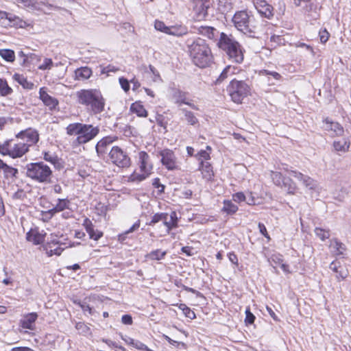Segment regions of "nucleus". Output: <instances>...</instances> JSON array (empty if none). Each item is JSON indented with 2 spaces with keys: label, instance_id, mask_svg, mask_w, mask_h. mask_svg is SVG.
<instances>
[{
  "label": "nucleus",
  "instance_id": "72a5a7b5",
  "mask_svg": "<svg viewBox=\"0 0 351 351\" xmlns=\"http://www.w3.org/2000/svg\"><path fill=\"white\" fill-rule=\"evenodd\" d=\"M0 169L3 171V174L6 178H15L19 173L16 168L9 166L1 159H0Z\"/></svg>",
  "mask_w": 351,
  "mask_h": 351
},
{
  "label": "nucleus",
  "instance_id": "4468645a",
  "mask_svg": "<svg viewBox=\"0 0 351 351\" xmlns=\"http://www.w3.org/2000/svg\"><path fill=\"white\" fill-rule=\"evenodd\" d=\"M38 98L49 110L51 112L59 110V100L49 94L47 87L43 86L39 88Z\"/></svg>",
  "mask_w": 351,
  "mask_h": 351
},
{
  "label": "nucleus",
  "instance_id": "338daca9",
  "mask_svg": "<svg viewBox=\"0 0 351 351\" xmlns=\"http://www.w3.org/2000/svg\"><path fill=\"white\" fill-rule=\"evenodd\" d=\"M226 67L228 69L229 73L231 76L234 75H238V74L241 73V71H243L240 67L230 65V64L227 65Z\"/></svg>",
  "mask_w": 351,
  "mask_h": 351
},
{
  "label": "nucleus",
  "instance_id": "69168bd1",
  "mask_svg": "<svg viewBox=\"0 0 351 351\" xmlns=\"http://www.w3.org/2000/svg\"><path fill=\"white\" fill-rule=\"evenodd\" d=\"M258 227L261 234L267 239V241H269L271 240V237L267 230L265 226L263 223L260 222L258 223Z\"/></svg>",
  "mask_w": 351,
  "mask_h": 351
},
{
  "label": "nucleus",
  "instance_id": "f257e3e1",
  "mask_svg": "<svg viewBox=\"0 0 351 351\" xmlns=\"http://www.w3.org/2000/svg\"><path fill=\"white\" fill-rule=\"evenodd\" d=\"M187 53L192 63L199 69L211 67L215 64V56L207 41L197 37L187 45Z\"/></svg>",
  "mask_w": 351,
  "mask_h": 351
},
{
  "label": "nucleus",
  "instance_id": "e2e57ef3",
  "mask_svg": "<svg viewBox=\"0 0 351 351\" xmlns=\"http://www.w3.org/2000/svg\"><path fill=\"white\" fill-rule=\"evenodd\" d=\"M74 303L78 305L82 308V311H88L90 315L93 314V310L88 304H86L85 303L82 302L81 301H74Z\"/></svg>",
  "mask_w": 351,
  "mask_h": 351
},
{
  "label": "nucleus",
  "instance_id": "aec40b11",
  "mask_svg": "<svg viewBox=\"0 0 351 351\" xmlns=\"http://www.w3.org/2000/svg\"><path fill=\"white\" fill-rule=\"evenodd\" d=\"M82 226L88 233L90 239L97 241L104 236V232L101 230L95 229L94 224L88 217L84 219Z\"/></svg>",
  "mask_w": 351,
  "mask_h": 351
},
{
  "label": "nucleus",
  "instance_id": "37998d69",
  "mask_svg": "<svg viewBox=\"0 0 351 351\" xmlns=\"http://www.w3.org/2000/svg\"><path fill=\"white\" fill-rule=\"evenodd\" d=\"M285 39L282 35H272L269 38V45L273 48L285 45Z\"/></svg>",
  "mask_w": 351,
  "mask_h": 351
},
{
  "label": "nucleus",
  "instance_id": "f3484780",
  "mask_svg": "<svg viewBox=\"0 0 351 351\" xmlns=\"http://www.w3.org/2000/svg\"><path fill=\"white\" fill-rule=\"evenodd\" d=\"M65 243H62L56 239H51L43 243L41 246L43 251L45 252L47 256H59L62 254L66 247H63Z\"/></svg>",
  "mask_w": 351,
  "mask_h": 351
},
{
  "label": "nucleus",
  "instance_id": "6e6552de",
  "mask_svg": "<svg viewBox=\"0 0 351 351\" xmlns=\"http://www.w3.org/2000/svg\"><path fill=\"white\" fill-rule=\"evenodd\" d=\"M29 152V149L20 140L10 139L0 144V154L12 158H21Z\"/></svg>",
  "mask_w": 351,
  "mask_h": 351
},
{
  "label": "nucleus",
  "instance_id": "58836bf2",
  "mask_svg": "<svg viewBox=\"0 0 351 351\" xmlns=\"http://www.w3.org/2000/svg\"><path fill=\"white\" fill-rule=\"evenodd\" d=\"M167 254L166 251H162L160 249H157L151 251L146 255V258L151 261H160L162 260Z\"/></svg>",
  "mask_w": 351,
  "mask_h": 351
},
{
  "label": "nucleus",
  "instance_id": "5fc2aeb1",
  "mask_svg": "<svg viewBox=\"0 0 351 351\" xmlns=\"http://www.w3.org/2000/svg\"><path fill=\"white\" fill-rule=\"evenodd\" d=\"M152 185L155 189H158V193L159 194L164 193L165 186L160 182V179L159 178H155L153 179Z\"/></svg>",
  "mask_w": 351,
  "mask_h": 351
},
{
  "label": "nucleus",
  "instance_id": "a19ab883",
  "mask_svg": "<svg viewBox=\"0 0 351 351\" xmlns=\"http://www.w3.org/2000/svg\"><path fill=\"white\" fill-rule=\"evenodd\" d=\"M173 306H176L180 309L183 314L186 317L189 318L191 319H195L196 318V315L195 312L191 310L186 304L184 303L176 304H173Z\"/></svg>",
  "mask_w": 351,
  "mask_h": 351
},
{
  "label": "nucleus",
  "instance_id": "09e8293b",
  "mask_svg": "<svg viewBox=\"0 0 351 351\" xmlns=\"http://www.w3.org/2000/svg\"><path fill=\"white\" fill-rule=\"evenodd\" d=\"M43 158L45 160L56 165L57 164H59L60 159L57 156V155L54 154H51L49 152H45L43 153Z\"/></svg>",
  "mask_w": 351,
  "mask_h": 351
},
{
  "label": "nucleus",
  "instance_id": "774afa93",
  "mask_svg": "<svg viewBox=\"0 0 351 351\" xmlns=\"http://www.w3.org/2000/svg\"><path fill=\"white\" fill-rule=\"evenodd\" d=\"M262 73L265 75H271L276 80H280L282 78L281 75L276 71H270L265 69L262 71Z\"/></svg>",
  "mask_w": 351,
  "mask_h": 351
},
{
  "label": "nucleus",
  "instance_id": "6e6d98bb",
  "mask_svg": "<svg viewBox=\"0 0 351 351\" xmlns=\"http://www.w3.org/2000/svg\"><path fill=\"white\" fill-rule=\"evenodd\" d=\"M119 71V69L112 64H108L106 66H104L101 70V74H106L109 75L110 73H117Z\"/></svg>",
  "mask_w": 351,
  "mask_h": 351
},
{
  "label": "nucleus",
  "instance_id": "f8f14e48",
  "mask_svg": "<svg viewBox=\"0 0 351 351\" xmlns=\"http://www.w3.org/2000/svg\"><path fill=\"white\" fill-rule=\"evenodd\" d=\"M250 15L246 10L237 11L233 16L232 22L235 27L245 34L252 33L254 31L250 26Z\"/></svg>",
  "mask_w": 351,
  "mask_h": 351
},
{
  "label": "nucleus",
  "instance_id": "864d4df0",
  "mask_svg": "<svg viewBox=\"0 0 351 351\" xmlns=\"http://www.w3.org/2000/svg\"><path fill=\"white\" fill-rule=\"evenodd\" d=\"M330 36V33L326 28L321 29L319 31V40L322 44H325L329 40Z\"/></svg>",
  "mask_w": 351,
  "mask_h": 351
},
{
  "label": "nucleus",
  "instance_id": "603ef678",
  "mask_svg": "<svg viewBox=\"0 0 351 351\" xmlns=\"http://www.w3.org/2000/svg\"><path fill=\"white\" fill-rule=\"evenodd\" d=\"M154 28L159 32H161L165 34H167V31L169 30V26H167L165 23L160 21L158 19L155 20L154 21Z\"/></svg>",
  "mask_w": 351,
  "mask_h": 351
},
{
  "label": "nucleus",
  "instance_id": "cd10ccee",
  "mask_svg": "<svg viewBox=\"0 0 351 351\" xmlns=\"http://www.w3.org/2000/svg\"><path fill=\"white\" fill-rule=\"evenodd\" d=\"M196 33L207 38L208 40H215L217 37V29L214 27L201 25L195 27Z\"/></svg>",
  "mask_w": 351,
  "mask_h": 351
},
{
  "label": "nucleus",
  "instance_id": "ddd939ff",
  "mask_svg": "<svg viewBox=\"0 0 351 351\" xmlns=\"http://www.w3.org/2000/svg\"><path fill=\"white\" fill-rule=\"evenodd\" d=\"M162 165L169 171L178 170L180 162L172 149L165 148L159 152Z\"/></svg>",
  "mask_w": 351,
  "mask_h": 351
},
{
  "label": "nucleus",
  "instance_id": "c03bdc74",
  "mask_svg": "<svg viewBox=\"0 0 351 351\" xmlns=\"http://www.w3.org/2000/svg\"><path fill=\"white\" fill-rule=\"evenodd\" d=\"M182 112L184 115L185 121L191 125H197L199 124L198 119L195 117L194 113L191 111L183 109Z\"/></svg>",
  "mask_w": 351,
  "mask_h": 351
},
{
  "label": "nucleus",
  "instance_id": "e433bc0d",
  "mask_svg": "<svg viewBox=\"0 0 351 351\" xmlns=\"http://www.w3.org/2000/svg\"><path fill=\"white\" fill-rule=\"evenodd\" d=\"M126 344L131 346L137 350L142 351H152L145 344L138 340H135L132 338L128 337L124 339Z\"/></svg>",
  "mask_w": 351,
  "mask_h": 351
},
{
  "label": "nucleus",
  "instance_id": "a18cd8bd",
  "mask_svg": "<svg viewBox=\"0 0 351 351\" xmlns=\"http://www.w3.org/2000/svg\"><path fill=\"white\" fill-rule=\"evenodd\" d=\"M75 328L78 330L79 333L82 335H91L90 328L84 322H79L75 324Z\"/></svg>",
  "mask_w": 351,
  "mask_h": 351
},
{
  "label": "nucleus",
  "instance_id": "7ed1b4c3",
  "mask_svg": "<svg viewBox=\"0 0 351 351\" xmlns=\"http://www.w3.org/2000/svg\"><path fill=\"white\" fill-rule=\"evenodd\" d=\"M99 128L92 124L73 123L66 128V134L76 136L74 141L75 145H84L93 140L99 133Z\"/></svg>",
  "mask_w": 351,
  "mask_h": 351
},
{
  "label": "nucleus",
  "instance_id": "c85d7f7f",
  "mask_svg": "<svg viewBox=\"0 0 351 351\" xmlns=\"http://www.w3.org/2000/svg\"><path fill=\"white\" fill-rule=\"evenodd\" d=\"M93 75L92 69L88 66H81L74 71V80L77 81H85L88 80Z\"/></svg>",
  "mask_w": 351,
  "mask_h": 351
},
{
  "label": "nucleus",
  "instance_id": "79ce46f5",
  "mask_svg": "<svg viewBox=\"0 0 351 351\" xmlns=\"http://www.w3.org/2000/svg\"><path fill=\"white\" fill-rule=\"evenodd\" d=\"M70 204V200L67 198L58 199L56 206L53 208V210H54L56 213L63 211L69 208Z\"/></svg>",
  "mask_w": 351,
  "mask_h": 351
},
{
  "label": "nucleus",
  "instance_id": "4d7b16f0",
  "mask_svg": "<svg viewBox=\"0 0 351 351\" xmlns=\"http://www.w3.org/2000/svg\"><path fill=\"white\" fill-rule=\"evenodd\" d=\"M53 64V62L51 58H46L44 59L43 64H41L38 66V69L42 70V71H45V70H47V69L49 70L52 68Z\"/></svg>",
  "mask_w": 351,
  "mask_h": 351
},
{
  "label": "nucleus",
  "instance_id": "0eeeda50",
  "mask_svg": "<svg viewBox=\"0 0 351 351\" xmlns=\"http://www.w3.org/2000/svg\"><path fill=\"white\" fill-rule=\"evenodd\" d=\"M228 95L232 102L241 104L245 98L251 95V86L245 80L232 79L226 86Z\"/></svg>",
  "mask_w": 351,
  "mask_h": 351
},
{
  "label": "nucleus",
  "instance_id": "39448f33",
  "mask_svg": "<svg viewBox=\"0 0 351 351\" xmlns=\"http://www.w3.org/2000/svg\"><path fill=\"white\" fill-rule=\"evenodd\" d=\"M137 158L139 171L135 170L128 177L129 182L139 183L149 178L153 173L154 165L150 156L145 151H140Z\"/></svg>",
  "mask_w": 351,
  "mask_h": 351
},
{
  "label": "nucleus",
  "instance_id": "b1692460",
  "mask_svg": "<svg viewBox=\"0 0 351 351\" xmlns=\"http://www.w3.org/2000/svg\"><path fill=\"white\" fill-rule=\"evenodd\" d=\"M46 237V233L40 232L38 228H31L26 233V239L27 241L32 243L35 245L43 244Z\"/></svg>",
  "mask_w": 351,
  "mask_h": 351
},
{
  "label": "nucleus",
  "instance_id": "4be33fe9",
  "mask_svg": "<svg viewBox=\"0 0 351 351\" xmlns=\"http://www.w3.org/2000/svg\"><path fill=\"white\" fill-rule=\"evenodd\" d=\"M38 317V315L36 312L24 315L19 322V326L23 329L34 330L35 329V322Z\"/></svg>",
  "mask_w": 351,
  "mask_h": 351
},
{
  "label": "nucleus",
  "instance_id": "2eb2a0df",
  "mask_svg": "<svg viewBox=\"0 0 351 351\" xmlns=\"http://www.w3.org/2000/svg\"><path fill=\"white\" fill-rule=\"evenodd\" d=\"M16 138L23 142L29 149L30 147L35 145L40 139L38 132L31 128L19 132L16 134Z\"/></svg>",
  "mask_w": 351,
  "mask_h": 351
},
{
  "label": "nucleus",
  "instance_id": "ea45409f",
  "mask_svg": "<svg viewBox=\"0 0 351 351\" xmlns=\"http://www.w3.org/2000/svg\"><path fill=\"white\" fill-rule=\"evenodd\" d=\"M0 56L8 62H14L16 59L14 51L10 49H1Z\"/></svg>",
  "mask_w": 351,
  "mask_h": 351
},
{
  "label": "nucleus",
  "instance_id": "8fccbe9b",
  "mask_svg": "<svg viewBox=\"0 0 351 351\" xmlns=\"http://www.w3.org/2000/svg\"><path fill=\"white\" fill-rule=\"evenodd\" d=\"M314 231L316 236L319 237L322 241L330 237V232L328 230H325L321 228H315Z\"/></svg>",
  "mask_w": 351,
  "mask_h": 351
},
{
  "label": "nucleus",
  "instance_id": "680f3d73",
  "mask_svg": "<svg viewBox=\"0 0 351 351\" xmlns=\"http://www.w3.org/2000/svg\"><path fill=\"white\" fill-rule=\"evenodd\" d=\"M55 214L56 213L53 210V208L47 211H43L41 213L42 219L44 221H49Z\"/></svg>",
  "mask_w": 351,
  "mask_h": 351
},
{
  "label": "nucleus",
  "instance_id": "423d86ee",
  "mask_svg": "<svg viewBox=\"0 0 351 351\" xmlns=\"http://www.w3.org/2000/svg\"><path fill=\"white\" fill-rule=\"evenodd\" d=\"M27 176L38 183L51 182L53 171L43 162H32L27 165Z\"/></svg>",
  "mask_w": 351,
  "mask_h": 351
},
{
  "label": "nucleus",
  "instance_id": "4c0bfd02",
  "mask_svg": "<svg viewBox=\"0 0 351 351\" xmlns=\"http://www.w3.org/2000/svg\"><path fill=\"white\" fill-rule=\"evenodd\" d=\"M350 141L347 139H342L333 142V147L337 152H348L350 147Z\"/></svg>",
  "mask_w": 351,
  "mask_h": 351
},
{
  "label": "nucleus",
  "instance_id": "a878e982",
  "mask_svg": "<svg viewBox=\"0 0 351 351\" xmlns=\"http://www.w3.org/2000/svg\"><path fill=\"white\" fill-rule=\"evenodd\" d=\"M323 122L326 124L325 130L328 132H331L332 136H341L343 134V127L339 123L332 121L328 117L325 118Z\"/></svg>",
  "mask_w": 351,
  "mask_h": 351
},
{
  "label": "nucleus",
  "instance_id": "f704fd0d",
  "mask_svg": "<svg viewBox=\"0 0 351 351\" xmlns=\"http://www.w3.org/2000/svg\"><path fill=\"white\" fill-rule=\"evenodd\" d=\"M223 206L221 208V211L227 215H233L239 210V207L232 203V200L224 199L223 202Z\"/></svg>",
  "mask_w": 351,
  "mask_h": 351
},
{
  "label": "nucleus",
  "instance_id": "49530a36",
  "mask_svg": "<svg viewBox=\"0 0 351 351\" xmlns=\"http://www.w3.org/2000/svg\"><path fill=\"white\" fill-rule=\"evenodd\" d=\"M331 246L335 249L337 255H341L346 250L345 245L337 239H333L331 242Z\"/></svg>",
  "mask_w": 351,
  "mask_h": 351
},
{
  "label": "nucleus",
  "instance_id": "6ab92c4d",
  "mask_svg": "<svg viewBox=\"0 0 351 351\" xmlns=\"http://www.w3.org/2000/svg\"><path fill=\"white\" fill-rule=\"evenodd\" d=\"M210 4V0H195L194 10L196 21H202L206 19L208 14V9Z\"/></svg>",
  "mask_w": 351,
  "mask_h": 351
},
{
  "label": "nucleus",
  "instance_id": "052dcab7",
  "mask_svg": "<svg viewBox=\"0 0 351 351\" xmlns=\"http://www.w3.org/2000/svg\"><path fill=\"white\" fill-rule=\"evenodd\" d=\"M156 121L158 125L166 129L168 125V122L166 118L162 114H158L156 117Z\"/></svg>",
  "mask_w": 351,
  "mask_h": 351
},
{
  "label": "nucleus",
  "instance_id": "7c9ffc66",
  "mask_svg": "<svg viewBox=\"0 0 351 351\" xmlns=\"http://www.w3.org/2000/svg\"><path fill=\"white\" fill-rule=\"evenodd\" d=\"M189 33L188 27L182 24H176L174 25L169 26L167 31L168 35L181 37L186 35Z\"/></svg>",
  "mask_w": 351,
  "mask_h": 351
},
{
  "label": "nucleus",
  "instance_id": "393cba45",
  "mask_svg": "<svg viewBox=\"0 0 351 351\" xmlns=\"http://www.w3.org/2000/svg\"><path fill=\"white\" fill-rule=\"evenodd\" d=\"M118 139L119 138L117 136H106L100 139L95 147L97 155L101 156L105 154L107 146L118 141Z\"/></svg>",
  "mask_w": 351,
  "mask_h": 351
},
{
  "label": "nucleus",
  "instance_id": "0e129e2a",
  "mask_svg": "<svg viewBox=\"0 0 351 351\" xmlns=\"http://www.w3.org/2000/svg\"><path fill=\"white\" fill-rule=\"evenodd\" d=\"M245 195L243 192H237L232 195V200L237 203L245 202Z\"/></svg>",
  "mask_w": 351,
  "mask_h": 351
},
{
  "label": "nucleus",
  "instance_id": "f03ea898",
  "mask_svg": "<svg viewBox=\"0 0 351 351\" xmlns=\"http://www.w3.org/2000/svg\"><path fill=\"white\" fill-rule=\"evenodd\" d=\"M75 101L93 114L101 113L105 110L106 99L101 92L96 88H83L76 91Z\"/></svg>",
  "mask_w": 351,
  "mask_h": 351
},
{
  "label": "nucleus",
  "instance_id": "5701e85b",
  "mask_svg": "<svg viewBox=\"0 0 351 351\" xmlns=\"http://www.w3.org/2000/svg\"><path fill=\"white\" fill-rule=\"evenodd\" d=\"M7 25L9 27H14L16 29H25L28 27L32 26L29 21L23 20L20 16L12 13L9 14Z\"/></svg>",
  "mask_w": 351,
  "mask_h": 351
},
{
  "label": "nucleus",
  "instance_id": "13d9d810",
  "mask_svg": "<svg viewBox=\"0 0 351 351\" xmlns=\"http://www.w3.org/2000/svg\"><path fill=\"white\" fill-rule=\"evenodd\" d=\"M255 316L254 314L250 311V307H247L245 310V323L247 324H254L255 321Z\"/></svg>",
  "mask_w": 351,
  "mask_h": 351
},
{
  "label": "nucleus",
  "instance_id": "3c124183",
  "mask_svg": "<svg viewBox=\"0 0 351 351\" xmlns=\"http://www.w3.org/2000/svg\"><path fill=\"white\" fill-rule=\"evenodd\" d=\"M229 76H231L230 73H229V71L228 69H227V67L226 66L223 71H221V73H220V75H219V77L215 80V81L214 82L215 84V85H218V84H221L224 80H226Z\"/></svg>",
  "mask_w": 351,
  "mask_h": 351
},
{
  "label": "nucleus",
  "instance_id": "20e7f679",
  "mask_svg": "<svg viewBox=\"0 0 351 351\" xmlns=\"http://www.w3.org/2000/svg\"><path fill=\"white\" fill-rule=\"evenodd\" d=\"M218 47L224 51L228 58L232 62L241 64L244 60V50L241 45L235 40L228 36L225 33L220 34Z\"/></svg>",
  "mask_w": 351,
  "mask_h": 351
},
{
  "label": "nucleus",
  "instance_id": "2f4dec72",
  "mask_svg": "<svg viewBox=\"0 0 351 351\" xmlns=\"http://www.w3.org/2000/svg\"><path fill=\"white\" fill-rule=\"evenodd\" d=\"M212 151L213 149L210 145H207L205 149L198 151L195 155V158L198 161V164L209 162L211 159L210 154Z\"/></svg>",
  "mask_w": 351,
  "mask_h": 351
},
{
  "label": "nucleus",
  "instance_id": "a211bd4d",
  "mask_svg": "<svg viewBox=\"0 0 351 351\" xmlns=\"http://www.w3.org/2000/svg\"><path fill=\"white\" fill-rule=\"evenodd\" d=\"M254 5L259 14L268 20L273 19L274 8L266 0H253Z\"/></svg>",
  "mask_w": 351,
  "mask_h": 351
},
{
  "label": "nucleus",
  "instance_id": "9d476101",
  "mask_svg": "<svg viewBox=\"0 0 351 351\" xmlns=\"http://www.w3.org/2000/svg\"><path fill=\"white\" fill-rule=\"evenodd\" d=\"M162 221L163 224L166 227L167 234H169L170 232L176 228L178 226V218L176 211L171 212L170 214L167 213H155L150 220L147 223L149 226H154L156 223Z\"/></svg>",
  "mask_w": 351,
  "mask_h": 351
},
{
  "label": "nucleus",
  "instance_id": "473e14b6",
  "mask_svg": "<svg viewBox=\"0 0 351 351\" xmlns=\"http://www.w3.org/2000/svg\"><path fill=\"white\" fill-rule=\"evenodd\" d=\"M12 79L18 82L24 89L32 90L35 88L34 84L29 81L23 74L15 73L12 76Z\"/></svg>",
  "mask_w": 351,
  "mask_h": 351
},
{
  "label": "nucleus",
  "instance_id": "412c9836",
  "mask_svg": "<svg viewBox=\"0 0 351 351\" xmlns=\"http://www.w3.org/2000/svg\"><path fill=\"white\" fill-rule=\"evenodd\" d=\"M198 171H200L202 178L208 182H213L215 180V172L211 162L198 164Z\"/></svg>",
  "mask_w": 351,
  "mask_h": 351
},
{
  "label": "nucleus",
  "instance_id": "bf43d9fd",
  "mask_svg": "<svg viewBox=\"0 0 351 351\" xmlns=\"http://www.w3.org/2000/svg\"><path fill=\"white\" fill-rule=\"evenodd\" d=\"M119 82L121 88L125 92L128 93L130 88V82L126 78L124 77H121L119 78Z\"/></svg>",
  "mask_w": 351,
  "mask_h": 351
},
{
  "label": "nucleus",
  "instance_id": "c9c22d12",
  "mask_svg": "<svg viewBox=\"0 0 351 351\" xmlns=\"http://www.w3.org/2000/svg\"><path fill=\"white\" fill-rule=\"evenodd\" d=\"M12 88L5 78H0V96L8 97L13 93Z\"/></svg>",
  "mask_w": 351,
  "mask_h": 351
},
{
  "label": "nucleus",
  "instance_id": "bb28decb",
  "mask_svg": "<svg viewBox=\"0 0 351 351\" xmlns=\"http://www.w3.org/2000/svg\"><path fill=\"white\" fill-rule=\"evenodd\" d=\"M285 171L286 172H290L293 177H295L300 181H302L305 186L311 189H313L315 188V181L308 176L304 175L302 173L298 171H289L288 169H285Z\"/></svg>",
  "mask_w": 351,
  "mask_h": 351
},
{
  "label": "nucleus",
  "instance_id": "1a4fd4ad",
  "mask_svg": "<svg viewBox=\"0 0 351 351\" xmlns=\"http://www.w3.org/2000/svg\"><path fill=\"white\" fill-rule=\"evenodd\" d=\"M110 163L119 169H128L132 165V160L126 150L118 145L113 146L108 153Z\"/></svg>",
  "mask_w": 351,
  "mask_h": 351
},
{
  "label": "nucleus",
  "instance_id": "c756f323",
  "mask_svg": "<svg viewBox=\"0 0 351 351\" xmlns=\"http://www.w3.org/2000/svg\"><path fill=\"white\" fill-rule=\"evenodd\" d=\"M130 112L141 118H146L148 116V111L141 101L132 103L130 107Z\"/></svg>",
  "mask_w": 351,
  "mask_h": 351
},
{
  "label": "nucleus",
  "instance_id": "9b49d317",
  "mask_svg": "<svg viewBox=\"0 0 351 351\" xmlns=\"http://www.w3.org/2000/svg\"><path fill=\"white\" fill-rule=\"evenodd\" d=\"M270 176L276 186L285 188L289 194L295 193L298 189L297 184L290 178L284 176L281 172L274 171L270 172Z\"/></svg>",
  "mask_w": 351,
  "mask_h": 351
},
{
  "label": "nucleus",
  "instance_id": "de8ad7c7",
  "mask_svg": "<svg viewBox=\"0 0 351 351\" xmlns=\"http://www.w3.org/2000/svg\"><path fill=\"white\" fill-rule=\"evenodd\" d=\"M186 93H184V92H181V91L178 92L176 103L179 105H181L182 104H186V105L191 106L192 108H193L195 110H198V108L196 106H195L194 104H191L186 101Z\"/></svg>",
  "mask_w": 351,
  "mask_h": 351
},
{
  "label": "nucleus",
  "instance_id": "dca6fc26",
  "mask_svg": "<svg viewBox=\"0 0 351 351\" xmlns=\"http://www.w3.org/2000/svg\"><path fill=\"white\" fill-rule=\"evenodd\" d=\"M329 268L335 274V278L338 282L346 280L349 275V270L346 264L339 259L333 261L330 264Z\"/></svg>",
  "mask_w": 351,
  "mask_h": 351
}]
</instances>
